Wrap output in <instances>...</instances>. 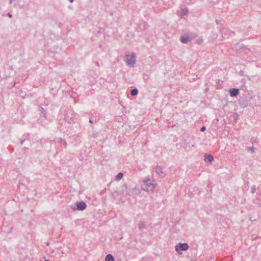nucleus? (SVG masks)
<instances>
[{
  "label": "nucleus",
  "mask_w": 261,
  "mask_h": 261,
  "mask_svg": "<svg viewBox=\"0 0 261 261\" xmlns=\"http://www.w3.org/2000/svg\"><path fill=\"white\" fill-rule=\"evenodd\" d=\"M87 204L85 202L82 201L80 202H76L75 203V205H71L70 206L71 208L73 210H78V211H84L87 207Z\"/></svg>",
  "instance_id": "nucleus-1"
},
{
  "label": "nucleus",
  "mask_w": 261,
  "mask_h": 261,
  "mask_svg": "<svg viewBox=\"0 0 261 261\" xmlns=\"http://www.w3.org/2000/svg\"><path fill=\"white\" fill-rule=\"evenodd\" d=\"M137 190L132 189L131 190L128 191L126 185H123L121 188V192L123 195H133L137 194Z\"/></svg>",
  "instance_id": "nucleus-2"
},
{
  "label": "nucleus",
  "mask_w": 261,
  "mask_h": 261,
  "mask_svg": "<svg viewBox=\"0 0 261 261\" xmlns=\"http://www.w3.org/2000/svg\"><path fill=\"white\" fill-rule=\"evenodd\" d=\"M189 248V245L187 243H179L175 246L176 250L178 252L179 250L186 251Z\"/></svg>",
  "instance_id": "nucleus-3"
},
{
  "label": "nucleus",
  "mask_w": 261,
  "mask_h": 261,
  "mask_svg": "<svg viewBox=\"0 0 261 261\" xmlns=\"http://www.w3.org/2000/svg\"><path fill=\"white\" fill-rule=\"evenodd\" d=\"M136 62V56L134 53H132L127 60V64L130 66H134Z\"/></svg>",
  "instance_id": "nucleus-4"
},
{
  "label": "nucleus",
  "mask_w": 261,
  "mask_h": 261,
  "mask_svg": "<svg viewBox=\"0 0 261 261\" xmlns=\"http://www.w3.org/2000/svg\"><path fill=\"white\" fill-rule=\"evenodd\" d=\"M239 103L241 107L245 108L248 105V101L246 98H241L239 100Z\"/></svg>",
  "instance_id": "nucleus-5"
},
{
  "label": "nucleus",
  "mask_w": 261,
  "mask_h": 261,
  "mask_svg": "<svg viewBox=\"0 0 261 261\" xmlns=\"http://www.w3.org/2000/svg\"><path fill=\"white\" fill-rule=\"evenodd\" d=\"M144 181L145 183V185L148 187L152 186L153 188L155 187L156 184H155V181L153 180H151V179L148 178L145 179Z\"/></svg>",
  "instance_id": "nucleus-6"
},
{
  "label": "nucleus",
  "mask_w": 261,
  "mask_h": 261,
  "mask_svg": "<svg viewBox=\"0 0 261 261\" xmlns=\"http://www.w3.org/2000/svg\"><path fill=\"white\" fill-rule=\"evenodd\" d=\"M239 92V89L237 88H231L229 89L230 95L231 97L236 96Z\"/></svg>",
  "instance_id": "nucleus-7"
},
{
  "label": "nucleus",
  "mask_w": 261,
  "mask_h": 261,
  "mask_svg": "<svg viewBox=\"0 0 261 261\" xmlns=\"http://www.w3.org/2000/svg\"><path fill=\"white\" fill-rule=\"evenodd\" d=\"M155 172L158 175H159L160 177H164V174L162 168L159 166H157L155 169Z\"/></svg>",
  "instance_id": "nucleus-8"
},
{
  "label": "nucleus",
  "mask_w": 261,
  "mask_h": 261,
  "mask_svg": "<svg viewBox=\"0 0 261 261\" xmlns=\"http://www.w3.org/2000/svg\"><path fill=\"white\" fill-rule=\"evenodd\" d=\"M204 160L205 162L211 163L214 160L213 156L210 154H206Z\"/></svg>",
  "instance_id": "nucleus-9"
},
{
  "label": "nucleus",
  "mask_w": 261,
  "mask_h": 261,
  "mask_svg": "<svg viewBox=\"0 0 261 261\" xmlns=\"http://www.w3.org/2000/svg\"><path fill=\"white\" fill-rule=\"evenodd\" d=\"M180 41L183 43H187L191 40V38L188 36H181Z\"/></svg>",
  "instance_id": "nucleus-10"
},
{
  "label": "nucleus",
  "mask_w": 261,
  "mask_h": 261,
  "mask_svg": "<svg viewBox=\"0 0 261 261\" xmlns=\"http://www.w3.org/2000/svg\"><path fill=\"white\" fill-rule=\"evenodd\" d=\"M138 228L140 231H143L144 229L146 228V224L143 221H140L138 224Z\"/></svg>",
  "instance_id": "nucleus-11"
},
{
  "label": "nucleus",
  "mask_w": 261,
  "mask_h": 261,
  "mask_svg": "<svg viewBox=\"0 0 261 261\" xmlns=\"http://www.w3.org/2000/svg\"><path fill=\"white\" fill-rule=\"evenodd\" d=\"M105 261H114L113 256L111 254L107 255L105 258Z\"/></svg>",
  "instance_id": "nucleus-12"
},
{
  "label": "nucleus",
  "mask_w": 261,
  "mask_h": 261,
  "mask_svg": "<svg viewBox=\"0 0 261 261\" xmlns=\"http://www.w3.org/2000/svg\"><path fill=\"white\" fill-rule=\"evenodd\" d=\"M138 93V90L137 88H134L130 91V94L132 96H136Z\"/></svg>",
  "instance_id": "nucleus-13"
},
{
  "label": "nucleus",
  "mask_w": 261,
  "mask_h": 261,
  "mask_svg": "<svg viewBox=\"0 0 261 261\" xmlns=\"http://www.w3.org/2000/svg\"><path fill=\"white\" fill-rule=\"evenodd\" d=\"M39 111L42 113V114L43 115L44 117H46V113L45 110L41 107L39 108Z\"/></svg>",
  "instance_id": "nucleus-14"
},
{
  "label": "nucleus",
  "mask_w": 261,
  "mask_h": 261,
  "mask_svg": "<svg viewBox=\"0 0 261 261\" xmlns=\"http://www.w3.org/2000/svg\"><path fill=\"white\" fill-rule=\"evenodd\" d=\"M123 177V174L121 172L118 173V174L116 176V179L120 180Z\"/></svg>",
  "instance_id": "nucleus-15"
},
{
  "label": "nucleus",
  "mask_w": 261,
  "mask_h": 261,
  "mask_svg": "<svg viewBox=\"0 0 261 261\" xmlns=\"http://www.w3.org/2000/svg\"><path fill=\"white\" fill-rule=\"evenodd\" d=\"M188 13V10L187 8L182 9V14L184 15H186Z\"/></svg>",
  "instance_id": "nucleus-16"
},
{
  "label": "nucleus",
  "mask_w": 261,
  "mask_h": 261,
  "mask_svg": "<svg viewBox=\"0 0 261 261\" xmlns=\"http://www.w3.org/2000/svg\"><path fill=\"white\" fill-rule=\"evenodd\" d=\"M60 143L61 144L65 145V146L67 145V143H66V141L63 139H61V138L60 139Z\"/></svg>",
  "instance_id": "nucleus-17"
},
{
  "label": "nucleus",
  "mask_w": 261,
  "mask_h": 261,
  "mask_svg": "<svg viewBox=\"0 0 261 261\" xmlns=\"http://www.w3.org/2000/svg\"><path fill=\"white\" fill-rule=\"evenodd\" d=\"M255 191H256V187L255 185H253L251 188V193L253 194L255 192Z\"/></svg>",
  "instance_id": "nucleus-18"
},
{
  "label": "nucleus",
  "mask_w": 261,
  "mask_h": 261,
  "mask_svg": "<svg viewBox=\"0 0 261 261\" xmlns=\"http://www.w3.org/2000/svg\"><path fill=\"white\" fill-rule=\"evenodd\" d=\"M112 194L113 196H116L118 195V192L115 191L113 192H112Z\"/></svg>",
  "instance_id": "nucleus-19"
},
{
  "label": "nucleus",
  "mask_w": 261,
  "mask_h": 261,
  "mask_svg": "<svg viewBox=\"0 0 261 261\" xmlns=\"http://www.w3.org/2000/svg\"><path fill=\"white\" fill-rule=\"evenodd\" d=\"M98 135V133H97V132H95V133H93L92 134V136H93L94 138H96V137H97Z\"/></svg>",
  "instance_id": "nucleus-20"
},
{
  "label": "nucleus",
  "mask_w": 261,
  "mask_h": 261,
  "mask_svg": "<svg viewBox=\"0 0 261 261\" xmlns=\"http://www.w3.org/2000/svg\"><path fill=\"white\" fill-rule=\"evenodd\" d=\"M248 149L249 150H250L252 152H254V147H250L248 148Z\"/></svg>",
  "instance_id": "nucleus-21"
},
{
  "label": "nucleus",
  "mask_w": 261,
  "mask_h": 261,
  "mask_svg": "<svg viewBox=\"0 0 261 261\" xmlns=\"http://www.w3.org/2000/svg\"><path fill=\"white\" fill-rule=\"evenodd\" d=\"M205 129H206V127H205V126H202V127L200 128V130H201V132H204V131H205Z\"/></svg>",
  "instance_id": "nucleus-22"
},
{
  "label": "nucleus",
  "mask_w": 261,
  "mask_h": 261,
  "mask_svg": "<svg viewBox=\"0 0 261 261\" xmlns=\"http://www.w3.org/2000/svg\"><path fill=\"white\" fill-rule=\"evenodd\" d=\"M7 16H8L9 17H10V18H11V17H12V14H11L10 13H8L7 14Z\"/></svg>",
  "instance_id": "nucleus-23"
},
{
  "label": "nucleus",
  "mask_w": 261,
  "mask_h": 261,
  "mask_svg": "<svg viewBox=\"0 0 261 261\" xmlns=\"http://www.w3.org/2000/svg\"><path fill=\"white\" fill-rule=\"evenodd\" d=\"M215 22H216V23L217 24H220V21L219 20H217V19H216V20H215Z\"/></svg>",
  "instance_id": "nucleus-24"
},
{
  "label": "nucleus",
  "mask_w": 261,
  "mask_h": 261,
  "mask_svg": "<svg viewBox=\"0 0 261 261\" xmlns=\"http://www.w3.org/2000/svg\"><path fill=\"white\" fill-rule=\"evenodd\" d=\"M13 227H11L8 231V233H11L12 231Z\"/></svg>",
  "instance_id": "nucleus-25"
},
{
  "label": "nucleus",
  "mask_w": 261,
  "mask_h": 261,
  "mask_svg": "<svg viewBox=\"0 0 261 261\" xmlns=\"http://www.w3.org/2000/svg\"><path fill=\"white\" fill-rule=\"evenodd\" d=\"M24 141V140H22L20 141V143H21V145H22V144H23V143Z\"/></svg>",
  "instance_id": "nucleus-26"
},
{
  "label": "nucleus",
  "mask_w": 261,
  "mask_h": 261,
  "mask_svg": "<svg viewBox=\"0 0 261 261\" xmlns=\"http://www.w3.org/2000/svg\"><path fill=\"white\" fill-rule=\"evenodd\" d=\"M16 84V83H14L12 85V87H14Z\"/></svg>",
  "instance_id": "nucleus-27"
},
{
  "label": "nucleus",
  "mask_w": 261,
  "mask_h": 261,
  "mask_svg": "<svg viewBox=\"0 0 261 261\" xmlns=\"http://www.w3.org/2000/svg\"><path fill=\"white\" fill-rule=\"evenodd\" d=\"M14 0H10V3L11 4Z\"/></svg>",
  "instance_id": "nucleus-28"
},
{
  "label": "nucleus",
  "mask_w": 261,
  "mask_h": 261,
  "mask_svg": "<svg viewBox=\"0 0 261 261\" xmlns=\"http://www.w3.org/2000/svg\"><path fill=\"white\" fill-rule=\"evenodd\" d=\"M89 122H90V123H92V122H93V121H92L91 119H90V120H89Z\"/></svg>",
  "instance_id": "nucleus-29"
},
{
  "label": "nucleus",
  "mask_w": 261,
  "mask_h": 261,
  "mask_svg": "<svg viewBox=\"0 0 261 261\" xmlns=\"http://www.w3.org/2000/svg\"><path fill=\"white\" fill-rule=\"evenodd\" d=\"M70 3H72L74 0H69Z\"/></svg>",
  "instance_id": "nucleus-30"
}]
</instances>
